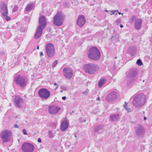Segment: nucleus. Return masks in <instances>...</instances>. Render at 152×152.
<instances>
[{"label": "nucleus", "mask_w": 152, "mask_h": 152, "mask_svg": "<svg viewBox=\"0 0 152 152\" xmlns=\"http://www.w3.org/2000/svg\"><path fill=\"white\" fill-rule=\"evenodd\" d=\"M146 96L143 94L136 95L133 99V104L135 107L139 108L143 106L146 101Z\"/></svg>", "instance_id": "1"}, {"label": "nucleus", "mask_w": 152, "mask_h": 152, "mask_svg": "<svg viewBox=\"0 0 152 152\" xmlns=\"http://www.w3.org/2000/svg\"><path fill=\"white\" fill-rule=\"evenodd\" d=\"M88 56L90 59L94 61H97L100 58V53L96 47H93L89 50Z\"/></svg>", "instance_id": "2"}, {"label": "nucleus", "mask_w": 152, "mask_h": 152, "mask_svg": "<svg viewBox=\"0 0 152 152\" xmlns=\"http://www.w3.org/2000/svg\"><path fill=\"white\" fill-rule=\"evenodd\" d=\"M83 68L86 73L93 74L99 69V66L96 64L88 63L84 64Z\"/></svg>", "instance_id": "3"}, {"label": "nucleus", "mask_w": 152, "mask_h": 152, "mask_svg": "<svg viewBox=\"0 0 152 152\" xmlns=\"http://www.w3.org/2000/svg\"><path fill=\"white\" fill-rule=\"evenodd\" d=\"M64 18L65 16L61 12H58L53 18L54 24L58 26H61L63 23Z\"/></svg>", "instance_id": "4"}, {"label": "nucleus", "mask_w": 152, "mask_h": 152, "mask_svg": "<svg viewBox=\"0 0 152 152\" xmlns=\"http://www.w3.org/2000/svg\"><path fill=\"white\" fill-rule=\"evenodd\" d=\"M1 12L4 19L7 21L11 20L10 17L8 16V11L7 5L4 2H2L0 4Z\"/></svg>", "instance_id": "5"}, {"label": "nucleus", "mask_w": 152, "mask_h": 152, "mask_svg": "<svg viewBox=\"0 0 152 152\" xmlns=\"http://www.w3.org/2000/svg\"><path fill=\"white\" fill-rule=\"evenodd\" d=\"M12 135L11 132L8 130H5L2 132L0 134V137L3 143L9 142L11 139Z\"/></svg>", "instance_id": "6"}, {"label": "nucleus", "mask_w": 152, "mask_h": 152, "mask_svg": "<svg viewBox=\"0 0 152 152\" xmlns=\"http://www.w3.org/2000/svg\"><path fill=\"white\" fill-rule=\"evenodd\" d=\"M28 81L26 78L20 75H17L14 78V81L21 87H25L26 86Z\"/></svg>", "instance_id": "7"}, {"label": "nucleus", "mask_w": 152, "mask_h": 152, "mask_svg": "<svg viewBox=\"0 0 152 152\" xmlns=\"http://www.w3.org/2000/svg\"><path fill=\"white\" fill-rule=\"evenodd\" d=\"M46 50L48 56L49 58H52L55 54V51L54 45L51 43H48L46 46Z\"/></svg>", "instance_id": "8"}, {"label": "nucleus", "mask_w": 152, "mask_h": 152, "mask_svg": "<svg viewBox=\"0 0 152 152\" xmlns=\"http://www.w3.org/2000/svg\"><path fill=\"white\" fill-rule=\"evenodd\" d=\"M38 94L40 97L45 99H48L50 96V92L47 89L43 88L38 91Z\"/></svg>", "instance_id": "9"}, {"label": "nucleus", "mask_w": 152, "mask_h": 152, "mask_svg": "<svg viewBox=\"0 0 152 152\" xmlns=\"http://www.w3.org/2000/svg\"><path fill=\"white\" fill-rule=\"evenodd\" d=\"M13 101L14 105L16 107L20 108L23 106V100L21 97L15 96Z\"/></svg>", "instance_id": "10"}, {"label": "nucleus", "mask_w": 152, "mask_h": 152, "mask_svg": "<svg viewBox=\"0 0 152 152\" xmlns=\"http://www.w3.org/2000/svg\"><path fill=\"white\" fill-rule=\"evenodd\" d=\"M22 149L24 152H32L34 149V147L31 144L25 143L22 145Z\"/></svg>", "instance_id": "11"}, {"label": "nucleus", "mask_w": 152, "mask_h": 152, "mask_svg": "<svg viewBox=\"0 0 152 152\" xmlns=\"http://www.w3.org/2000/svg\"><path fill=\"white\" fill-rule=\"evenodd\" d=\"M136 134L138 137H141L144 135L145 133L144 128L141 125H138L136 128Z\"/></svg>", "instance_id": "12"}, {"label": "nucleus", "mask_w": 152, "mask_h": 152, "mask_svg": "<svg viewBox=\"0 0 152 152\" xmlns=\"http://www.w3.org/2000/svg\"><path fill=\"white\" fill-rule=\"evenodd\" d=\"M63 72L64 76L68 79H71L73 75L72 70L69 67L64 68L63 70Z\"/></svg>", "instance_id": "13"}, {"label": "nucleus", "mask_w": 152, "mask_h": 152, "mask_svg": "<svg viewBox=\"0 0 152 152\" xmlns=\"http://www.w3.org/2000/svg\"><path fill=\"white\" fill-rule=\"evenodd\" d=\"M117 97V94L115 92H112L106 97V99L109 102H111L115 100Z\"/></svg>", "instance_id": "14"}, {"label": "nucleus", "mask_w": 152, "mask_h": 152, "mask_svg": "<svg viewBox=\"0 0 152 152\" xmlns=\"http://www.w3.org/2000/svg\"><path fill=\"white\" fill-rule=\"evenodd\" d=\"M39 25L38 27L44 28L46 25L47 22L45 17L43 15H42L39 18Z\"/></svg>", "instance_id": "15"}, {"label": "nucleus", "mask_w": 152, "mask_h": 152, "mask_svg": "<svg viewBox=\"0 0 152 152\" xmlns=\"http://www.w3.org/2000/svg\"><path fill=\"white\" fill-rule=\"evenodd\" d=\"M86 22L85 17L83 15L79 16L77 21V23L78 26L80 27H82Z\"/></svg>", "instance_id": "16"}, {"label": "nucleus", "mask_w": 152, "mask_h": 152, "mask_svg": "<svg viewBox=\"0 0 152 152\" xmlns=\"http://www.w3.org/2000/svg\"><path fill=\"white\" fill-rule=\"evenodd\" d=\"M60 107H58L55 106H50L49 107V112L50 113L54 115L57 113L60 110Z\"/></svg>", "instance_id": "17"}, {"label": "nucleus", "mask_w": 152, "mask_h": 152, "mask_svg": "<svg viewBox=\"0 0 152 152\" xmlns=\"http://www.w3.org/2000/svg\"><path fill=\"white\" fill-rule=\"evenodd\" d=\"M138 71L136 69H132L130 70L128 75V77L129 78H132L135 77L137 75Z\"/></svg>", "instance_id": "18"}, {"label": "nucleus", "mask_w": 152, "mask_h": 152, "mask_svg": "<svg viewBox=\"0 0 152 152\" xmlns=\"http://www.w3.org/2000/svg\"><path fill=\"white\" fill-rule=\"evenodd\" d=\"M43 29L38 27H37L34 35L35 39H38L41 37L42 33V31Z\"/></svg>", "instance_id": "19"}, {"label": "nucleus", "mask_w": 152, "mask_h": 152, "mask_svg": "<svg viewBox=\"0 0 152 152\" xmlns=\"http://www.w3.org/2000/svg\"><path fill=\"white\" fill-rule=\"evenodd\" d=\"M142 23L141 19L139 18L136 19L134 22V26L135 29L137 30H140L141 28Z\"/></svg>", "instance_id": "20"}, {"label": "nucleus", "mask_w": 152, "mask_h": 152, "mask_svg": "<svg viewBox=\"0 0 152 152\" xmlns=\"http://www.w3.org/2000/svg\"><path fill=\"white\" fill-rule=\"evenodd\" d=\"M69 126V122L67 120H64L62 122L61 125V130L62 131H64L66 130Z\"/></svg>", "instance_id": "21"}, {"label": "nucleus", "mask_w": 152, "mask_h": 152, "mask_svg": "<svg viewBox=\"0 0 152 152\" xmlns=\"http://www.w3.org/2000/svg\"><path fill=\"white\" fill-rule=\"evenodd\" d=\"M119 119L120 116L119 114H112L110 116V121H117Z\"/></svg>", "instance_id": "22"}, {"label": "nucleus", "mask_w": 152, "mask_h": 152, "mask_svg": "<svg viewBox=\"0 0 152 152\" xmlns=\"http://www.w3.org/2000/svg\"><path fill=\"white\" fill-rule=\"evenodd\" d=\"M136 48L134 46H131L128 50V52H129L131 55H134L136 53Z\"/></svg>", "instance_id": "23"}, {"label": "nucleus", "mask_w": 152, "mask_h": 152, "mask_svg": "<svg viewBox=\"0 0 152 152\" xmlns=\"http://www.w3.org/2000/svg\"><path fill=\"white\" fill-rule=\"evenodd\" d=\"M34 6L33 4L32 3L28 4L25 8V10L27 12L31 11Z\"/></svg>", "instance_id": "24"}, {"label": "nucleus", "mask_w": 152, "mask_h": 152, "mask_svg": "<svg viewBox=\"0 0 152 152\" xmlns=\"http://www.w3.org/2000/svg\"><path fill=\"white\" fill-rule=\"evenodd\" d=\"M134 80V79L133 78H130L127 79L126 80V82H125L126 85L128 87L131 86Z\"/></svg>", "instance_id": "25"}, {"label": "nucleus", "mask_w": 152, "mask_h": 152, "mask_svg": "<svg viewBox=\"0 0 152 152\" xmlns=\"http://www.w3.org/2000/svg\"><path fill=\"white\" fill-rule=\"evenodd\" d=\"M102 129V126L101 125H99L96 126L94 129V132L96 133L99 132V133L101 132V131Z\"/></svg>", "instance_id": "26"}, {"label": "nucleus", "mask_w": 152, "mask_h": 152, "mask_svg": "<svg viewBox=\"0 0 152 152\" xmlns=\"http://www.w3.org/2000/svg\"><path fill=\"white\" fill-rule=\"evenodd\" d=\"M105 82L104 79L101 78L99 82L98 86L99 88H101Z\"/></svg>", "instance_id": "27"}, {"label": "nucleus", "mask_w": 152, "mask_h": 152, "mask_svg": "<svg viewBox=\"0 0 152 152\" xmlns=\"http://www.w3.org/2000/svg\"><path fill=\"white\" fill-rule=\"evenodd\" d=\"M118 12V10L109 11V12L108 13H109V14H110L111 15H112L114 14L116 15L117 14Z\"/></svg>", "instance_id": "28"}, {"label": "nucleus", "mask_w": 152, "mask_h": 152, "mask_svg": "<svg viewBox=\"0 0 152 152\" xmlns=\"http://www.w3.org/2000/svg\"><path fill=\"white\" fill-rule=\"evenodd\" d=\"M48 135L49 137L52 138L54 136V134L51 131H49L48 132Z\"/></svg>", "instance_id": "29"}, {"label": "nucleus", "mask_w": 152, "mask_h": 152, "mask_svg": "<svg viewBox=\"0 0 152 152\" xmlns=\"http://www.w3.org/2000/svg\"><path fill=\"white\" fill-rule=\"evenodd\" d=\"M60 88L64 91H66L69 90V89L67 88L63 85L61 86Z\"/></svg>", "instance_id": "30"}, {"label": "nucleus", "mask_w": 152, "mask_h": 152, "mask_svg": "<svg viewBox=\"0 0 152 152\" xmlns=\"http://www.w3.org/2000/svg\"><path fill=\"white\" fill-rule=\"evenodd\" d=\"M136 64L139 66H141L142 65V63L140 59H139L137 61Z\"/></svg>", "instance_id": "31"}, {"label": "nucleus", "mask_w": 152, "mask_h": 152, "mask_svg": "<svg viewBox=\"0 0 152 152\" xmlns=\"http://www.w3.org/2000/svg\"><path fill=\"white\" fill-rule=\"evenodd\" d=\"M58 64V61L57 60H55L53 62V63L52 64V66L54 68L56 66L57 64Z\"/></svg>", "instance_id": "32"}, {"label": "nucleus", "mask_w": 152, "mask_h": 152, "mask_svg": "<svg viewBox=\"0 0 152 152\" xmlns=\"http://www.w3.org/2000/svg\"><path fill=\"white\" fill-rule=\"evenodd\" d=\"M18 6H15L13 10V12H16L18 10Z\"/></svg>", "instance_id": "33"}, {"label": "nucleus", "mask_w": 152, "mask_h": 152, "mask_svg": "<svg viewBox=\"0 0 152 152\" xmlns=\"http://www.w3.org/2000/svg\"><path fill=\"white\" fill-rule=\"evenodd\" d=\"M136 19L135 18V17L134 16H133L130 19V21L132 22H133L134 21V22H135V20Z\"/></svg>", "instance_id": "34"}, {"label": "nucleus", "mask_w": 152, "mask_h": 152, "mask_svg": "<svg viewBox=\"0 0 152 152\" xmlns=\"http://www.w3.org/2000/svg\"><path fill=\"white\" fill-rule=\"evenodd\" d=\"M23 133L24 134L27 135V133L26 132V130L25 129H23Z\"/></svg>", "instance_id": "35"}, {"label": "nucleus", "mask_w": 152, "mask_h": 152, "mask_svg": "<svg viewBox=\"0 0 152 152\" xmlns=\"http://www.w3.org/2000/svg\"><path fill=\"white\" fill-rule=\"evenodd\" d=\"M127 103L125 102L124 105V107L125 108L127 107Z\"/></svg>", "instance_id": "36"}, {"label": "nucleus", "mask_w": 152, "mask_h": 152, "mask_svg": "<svg viewBox=\"0 0 152 152\" xmlns=\"http://www.w3.org/2000/svg\"><path fill=\"white\" fill-rule=\"evenodd\" d=\"M125 109L128 111V113H129L130 112V108L127 107L125 108Z\"/></svg>", "instance_id": "37"}, {"label": "nucleus", "mask_w": 152, "mask_h": 152, "mask_svg": "<svg viewBox=\"0 0 152 152\" xmlns=\"http://www.w3.org/2000/svg\"><path fill=\"white\" fill-rule=\"evenodd\" d=\"M54 85H56L57 86L56 88H55V89L56 90L58 88V85L56 83H54Z\"/></svg>", "instance_id": "38"}, {"label": "nucleus", "mask_w": 152, "mask_h": 152, "mask_svg": "<svg viewBox=\"0 0 152 152\" xmlns=\"http://www.w3.org/2000/svg\"><path fill=\"white\" fill-rule=\"evenodd\" d=\"M14 127L16 128H19V126L17 124H15L14 125Z\"/></svg>", "instance_id": "39"}, {"label": "nucleus", "mask_w": 152, "mask_h": 152, "mask_svg": "<svg viewBox=\"0 0 152 152\" xmlns=\"http://www.w3.org/2000/svg\"><path fill=\"white\" fill-rule=\"evenodd\" d=\"M37 141L39 142H42L41 139L40 138H38Z\"/></svg>", "instance_id": "40"}, {"label": "nucleus", "mask_w": 152, "mask_h": 152, "mask_svg": "<svg viewBox=\"0 0 152 152\" xmlns=\"http://www.w3.org/2000/svg\"><path fill=\"white\" fill-rule=\"evenodd\" d=\"M25 30H26L25 28H22L21 29V31H23V32H24L25 31Z\"/></svg>", "instance_id": "41"}, {"label": "nucleus", "mask_w": 152, "mask_h": 152, "mask_svg": "<svg viewBox=\"0 0 152 152\" xmlns=\"http://www.w3.org/2000/svg\"><path fill=\"white\" fill-rule=\"evenodd\" d=\"M43 55V53L42 52H41L40 53V56H42Z\"/></svg>", "instance_id": "42"}, {"label": "nucleus", "mask_w": 152, "mask_h": 152, "mask_svg": "<svg viewBox=\"0 0 152 152\" xmlns=\"http://www.w3.org/2000/svg\"><path fill=\"white\" fill-rule=\"evenodd\" d=\"M62 99L63 100H65L66 99V97L65 96H63L62 97Z\"/></svg>", "instance_id": "43"}, {"label": "nucleus", "mask_w": 152, "mask_h": 152, "mask_svg": "<svg viewBox=\"0 0 152 152\" xmlns=\"http://www.w3.org/2000/svg\"><path fill=\"white\" fill-rule=\"evenodd\" d=\"M120 19H118V20H116V23H118V22H120Z\"/></svg>", "instance_id": "44"}, {"label": "nucleus", "mask_w": 152, "mask_h": 152, "mask_svg": "<svg viewBox=\"0 0 152 152\" xmlns=\"http://www.w3.org/2000/svg\"><path fill=\"white\" fill-rule=\"evenodd\" d=\"M147 119V118L145 117V116L144 117V120H145Z\"/></svg>", "instance_id": "45"}, {"label": "nucleus", "mask_w": 152, "mask_h": 152, "mask_svg": "<svg viewBox=\"0 0 152 152\" xmlns=\"http://www.w3.org/2000/svg\"><path fill=\"white\" fill-rule=\"evenodd\" d=\"M83 93L84 94H86L87 93V92L86 91H85L83 92Z\"/></svg>", "instance_id": "46"}, {"label": "nucleus", "mask_w": 152, "mask_h": 152, "mask_svg": "<svg viewBox=\"0 0 152 152\" xmlns=\"http://www.w3.org/2000/svg\"><path fill=\"white\" fill-rule=\"evenodd\" d=\"M120 27L121 28H122V27H123V26L121 24L120 25Z\"/></svg>", "instance_id": "47"}, {"label": "nucleus", "mask_w": 152, "mask_h": 152, "mask_svg": "<svg viewBox=\"0 0 152 152\" xmlns=\"http://www.w3.org/2000/svg\"><path fill=\"white\" fill-rule=\"evenodd\" d=\"M53 126H54V127H55L56 126V124H55V123H53Z\"/></svg>", "instance_id": "48"}, {"label": "nucleus", "mask_w": 152, "mask_h": 152, "mask_svg": "<svg viewBox=\"0 0 152 152\" xmlns=\"http://www.w3.org/2000/svg\"><path fill=\"white\" fill-rule=\"evenodd\" d=\"M39 46H38L37 48V49L38 50L39 49Z\"/></svg>", "instance_id": "49"}, {"label": "nucleus", "mask_w": 152, "mask_h": 152, "mask_svg": "<svg viewBox=\"0 0 152 152\" xmlns=\"http://www.w3.org/2000/svg\"><path fill=\"white\" fill-rule=\"evenodd\" d=\"M99 99H100V98L99 97H98L97 99V100H99Z\"/></svg>", "instance_id": "50"}, {"label": "nucleus", "mask_w": 152, "mask_h": 152, "mask_svg": "<svg viewBox=\"0 0 152 152\" xmlns=\"http://www.w3.org/2000/svg\"><path fill=\"white\" fill-rule=\"evenodd\" d=\"M105 11L107 13H108L109 11L106 10Z\"/></svg>", "instance_id": "51"}, {"label": "nucleus", "mask_w": 152, "mask_h": 152, "mask_svg": "<svg viewBox=\"0 0 152 152\" xmlns=\"http://www.w3.org/2000/svg\"><path fill=\"white\" fill-rule=\"evenodd\" d=\"M63 90H61V91H60V92H61V93H62V92H63Z\"/></svg>", "instance_id": "52"}, {"label": "nucleus", "mask_w": 152, "mask_h": 152, "mask_svg": "<svg viewBox=\"0 0 152 152\" xmlns=\"http://www.w3.org/2000/svg\"><path fill=\"white\" fill-rule=\"evenodd\" d=\"M118 14H119L120 15V14H121V13L120 12H118Z\"/></svg>", "instance_id": "53"}, {"label": "nucleus", "mask_w": 152, "mask_h": 152, "mask_svg": "<svg viewBox=\"0 0 152 152\" xmlns=\"http://www.w3.org/2000/svg\"><path fill=\"white\" fill-rule=\"evenodd\" d=\"M142 82H145V80H143Z\"/></svg>", "instance_id": "54"}, {"label": "nucleus", "mask_w": 152, "mask_h": 152, "mask_svg": "<svg viewBox=\"0 0 152 152\" xmlns=\"http://www.w3.org/2000/svg\"><path fill=\"white\" fill-rule=\"evenodd\" d=\"M86 121V120H84V122H85Z\"/></svg>", "instance_id": "55"}, {"label": "nucleus", "mask_w": 152, "mask_h": 152, "mask_svg": "<svg viewBox=\"0 0 152 152\" xmlns=\"http://www.w3.org/2000/svg\"><path fill=\"white\" fill-rule=\"evenodd\" d=\"M75 137H76V135H75Z\"/></svg>", "instance_id": "56"}, {"label": "nucleus", "mask_w": 152, "mask_h": 152, "mask_svg": "<svg viewBox=\"0 0 152 152\" xmlns=\"http://www.w3.org/2000/svg\"><path fill=\"white\" fill-rule=\"evenodd\" d=\"M74 112L73 111H72V113H73Z\"/></svg>", "instance_id": "57"}, {"label": "nucleus", "mask_w": 152, "mask_h": 152, "mask_svg": "<svg viewBox=\"0 0 152 152\" xmlns=\"http://www.w3.org/2000/svg\"><path fill=\"white\" fill-rule=\"evenodd\" d=\"M121 14H122V15H123V13Z\"/></svg>", "instance_id": "58"}, {"label": "nucleus", "mask_w": 152, "mask_h": 152, "mask_svg": "<svg viewBox=\"0 0 152 152\" xmlns=\"http://www.w3.org/2000/svg\"><path fill=\"white\" fill-rule=\"evenodd\" d=\"M116 58H117V57H116L115 58V59H116Z\"/></svg>", "instance_id": "59"}]
</instances>
